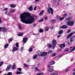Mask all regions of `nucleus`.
<instances>
[{"instance_id":"obj_1","label":"nucleus","mask_w":75,"mask_h":75,"mask_svg":"<svg viewBox=\"0 0 75 75\" xmlns=\"http://www.w3.org/2000/svg\"><path fill=\"white\" fill-rule=\"evenodd\" d=\"M21 21L25 24H31L33 23L35 19L34 17L30 16V14L25 12L20 15Z\"/></svg>"},{"instance_id":"obj_2","label":"nucleus","mask_w":75,"mask_h":75,"mask_svg":"<svg viewBox=\"0 0 75 75\" xmlns=\"http://www.w3.org/2000/svg\"><path fill=\"white\" fill-rule=\"evenodd\" d=\"M47 54V52H44L42 53H40L38 54V56H41V57H44V56H45Z\"/></svg>"},{"instance_id":"obj_3","label":"nucleus","mask_w":75,"mask_h":75,"mask_svg":"<svg viewBox=\"0 0 75 75\" xmlns=\"http://www.w3.org/2000/svg\"><path fill=\"white\" fill-rule=\"evenodd\" d=\"M47 11L49 13H51V14H52V15H53V14H54V11L52 8H48L47 9Z\"/></svg>"},{"instance_id":"obj_4","label":"nucleus","mask_w":75,"mask_h":75,"mask_svg":"<svg viewBox=\"0 0 75 75\" xmlns=\"http://www.w3.org/2000/svg\"><path fill=\"white\" fill-rule=\"evenodd\" d=\"M67 23L69 25H70V26H72V25H74V22L72 21H69L67 22Z\"/></svg>"},{"instance_id":"obj_5","label":"nucleus","mask_w":75,"mask_h":75,"mask_svg":"<svg viewBox=\"0 0 75 75\" xmlns=\"http://www.w3.org/2000/svg\"><path fill=\"white\" fill-rule=\"evenodd\" d=\"M53 43V49H54L55 48V46L56 44H57V41L55 39H54L52 40Z\"/></svg>"},{"instance_id":"obj_6","label":"nucleus","mask_w":75,"mask_h":75,"mask_svg":"<svg viewBox=\"0 0 75 75\" xmlns=\"http://www.w3.org/2000/svg\"><path fill=\"white\" fill-rule=\"evenodd\" d=\"M4 30V32H7V28L4 27H0V32H1V30Z\"/></svg>"},{"instance_id":"obj_7","label":"nucleus","mask_w":75,"mask_h":75,"mask_svg":"<svg viewBox=\"0 0 75 75\" xmlns=\"http://www.w3.org/2000/svg\"><path fill=\"white\" fill-rule=\"evenodd\" d=\"M4 30V32H7V28L4 27H0V32H1V30Z\"/></svg>"},{"instance_id":"obj_8","label":"nucleus","mask_w":75,"mask_h":75,"mask_svg":"<svg viewBox=\"0 0 75 75\" xmlns=\"http://www.w3.org/2000/svg\"><path fill=\"white\" fill-rule=\"evenodd\" d=\"M23 41L24 43H25L27 41V38L26 37H24L23 39Z\"/></svg>"},{"instance_id":"obj_9","label":"nucleus","mask_w":75,"mask_h":75,"mask_svg":"<svg viewBox=\"0 0 75 75\" xmlns=\"http://www.w3.org/2000/svg\"><path fill=\"white\" fill-rule=\"evenodd\" d=\"M59 47L61 49L64 48L65 47V45L64 44H62L60 45Z\"/></svg>"},{"instance_id":"obj_10","label":"nucleus","mask_w":75,"mask_h":75,"mask_svg":"<svg viewBox=\"0 0 75 75\" xmlns=\"http://www.w3.org/2000/svg\"><path fill=\"white\" fill-rule=\"evenodd\" d=\"M75 32H73L72 33H70L67 37V38L68 39L69 38H70L71 37V36L73 35V34H74Z\"/></svg>"},{"instance_id":"obj_11","label":"nucleus","mask_w":75,"mask_h":75,"mask_svg":"<svg viewBox=\"0 0 75 75\" xmlns=\"http://www.w3.org/2000/svg\"><path fill=\"white\" fill-rule=\"evenodd\" d=\"M18 48L14 47L13 48V52H15V51H17V50H18Z\"/></svg>"},{"instance_id":"obj_12","label":"nucleus","mask_w":75,"mask_h":75,"mask_svg":"<svg viewBox=\"0 0 75 75\" xmlns=\"http://www.w3.org/2000/svg\"><path fill=\"white\" fill-rule=\"evenodd\" d=\"M16 11V9H11L10 11V12L11 13H14Z\"/></svg>"},{"instance_id":"obj_13","label":"nucleus","mask_w":75,"mask_h":75,"mask_svg":"<svg viewBox=\"0 0 75 75\" xmlns=\"http://www.w3.org/2000/svg\"><path fill=\"white\" fill-rule=\"evenodd\" d=\"M57 19H60V20L61 21H62V20H64V17H63L62 18H60V16H58L57 17Z\"/></svg>"},{"instance_id":"obj_14","label":"nucleus","mask_w":75,"mask_h":75,"mask_svg":"<svg viewBox=\"0 0 75 75\" xmlns=\"http://www.w3.org/2000/svg\"><path fill=\"white\" fill-rule=\"evenodd\" d=\"M12 67V66L11 65H9L6 68V71H8V70L10 69V68H11Z\"/></svg>"},{"instance_id":"obj_15","label":"nucleus","mask_w":75,"mask_h":75,"mask_svg":"<svg viewBox=\"0 0 75 75\" xmlns=\"http://www.w3.org/2000/svg\"><path fill=\"white\" fill-rule=\"evenodd\" d=\"M68 28V27L66 25H64L63 26H61V28H63V29L64 28L66 29V28Z\"/></svg>"},{"instance_id":"obj_16","label":"nucleus","mask_w":75,"mask_h":75,"mask_svg":"<svg viewBox=\"0 0 75 75\" xmlns=\"http://www.w3.org/2000/svg\"><path fill=\"white\" fill-rule=\"evenodd\" d=\"M7 10H8V8H5L4 9V11H6V12L5 13V14H7V13H8V12H7Z\"/></svg>"},{"instance_id":"obj_17","label":"nucleus","mask_w":75,"mask_h":75,"mask_svg":"<svg viewBox=\"0 0 75 75\" xmlns=\"http://www.w3.org/2000/svg\"><path fill=\"white\" fill-rule=\"evenodd\" d=\"M10 6L12 8H15V7H16V5L14 4H12L10 5Z\"/></svg>"},{"instance_id":"obj_18","label":"nucleus","mask_w":75,"mask_h":75,"mask_svg":"<svg viewBox=\"0 0 75 75\" xmlns=\"http://www.w3.org/2000/svg\"><path fill=\"white\" fill-rule=\"evenodd\" d=\"M44 10H42L40 12V14H39L40 16H42V13H44Z\"/></svg>"},{"instance_id":"obj_19","label":"nucleus","mask_w":75,"mask_h":75,"mask_svg":"<svg viewBox=\"0 0 75 75\" xmlns=\"http://www.w3.org/2000/svg\"><path fill=\"white\" fill-rule=\"evenodd\" d=\"M33 47L29 48L28 50V51H29V52H32V51H33Z\"/></svg>"},{"instance_id":"obj_20","label":"nucleus","mask_w":75,"mask_h":75,"mask_svg":"<svg viewBox=\"0 0 75 75\" xmlns=\"http://www.w3.org/2000/svg\"><path fill=\"white\" fill-rule=\"evenodd\" d=\"M18 28L20 30H21L22 29L21 26V25L20 24L18 25Z\"/></svg>"},{"instance_id":"obj_21","label":"nucleus","mask_w":75,"mask_h":75,"mask_svg":"<svg viewBox=\"0 0 75 75\" xmlns=\"http://www.w3.org/2000/svg\"><path fill=\"white\" fill-rule=\"evenodd\" d=\"M48 47H49L50 48H51L52 47V45L50 44H48L47 45Z\"/></svg>"},{"instance_id":"obj_22","label":"nucleus","mask_w":75,"mask_h":75,"mask_svg":"<svg viewBox=\"0 0 75 75\" xmlns=\"http://www.w3.org/2000/svg\"><path fill=\"white\" fill-rule=\"evenodd\" d=\"M18 36H22V35H23V34L22 33H19L18 34Z\"/></svg>"},{"instance_id":"obj_23","label":"nucleus","mask_w":75,"mask_h":75,"mask_svg":"<svg viewBox=\"0 0 75 75\" xmlns=\"http://www.w3.org/2000/svg\"><path fill=\"white\" fill-rule=\"evenodd\" d=\"M28 9L30 11H33V7L31 6H30L28 8Z\"/></svg>"},{"instance_id":"obj_24","label":"nucleus","mask_w":75,"mask_h":75,"mask_svg":"<svg viewBox=\"0 0 75 75\" xmlns=\"http://www.w3.org/2000/svg\"><path fill=\"white\" fill-rule=\"evenodd\" d=\"M50 75H58V73H52L50 74Z\"/></svg>"},{"instance_id":"obj_25","label":"nucleus","mask_w":75,"mask_h":75,"mask_svg":"<svg viewBox=\"0 0 75 75\" xmlns=\"http://www.w3.org/2000/svg\"><path fill=\"white\" fill-rule=\"evenodd\" d=\"M49 29V27H47L45 28V31H47Z\"/></svg>"},{"instance_id":"obj_26","label":"nucleus","mask_w":75,"mask_h":75,"mask_svg":"<svg viewBox=\"0 0 75 75\" xmlns=\"http://www.w3.org/2000/svg\"><path fill=\"white\" fill-rule=\"evenodd\" d=\"M16 67V64H14L12 67V68L13 69H15V67Z\"/></svg>"},{"instance_id":"obj_27","label":"nucleus","mask_w":75,"mask_h":75,"mask_svg":"<svg viewBox=\"0 0 75 75\" xmlns=\"http://www.w3.org/2000/svg\"><path fill=\"white\" fill-rule=\"evenodd\" d=\"M43 31H44V30L42 28H40L39 30L40 33H42V32H43Z\"/></svg>"},{"instance_id":"obj_28","label":"nucleus","mask_w":75,"mask_h":75,"mask_svg":"<svg viewBox=\"0 0 75 75\" xmlns=\"http://www.w3.org/2000/svg\"><path fill=\"white\" fill-rule=\"evenodd\" d=\"M69 51V49L67 48L64 50V52H68Z\"/></svg>"},{"instance_id":"obj_29","label":"nucleus","mask_w":75,"mask_h":75,"mask_svg":"<svg viewBox=\"0 0 75 75\" xmlns=\"http://www.w3.org/2000/svg\"><path fill=\"white\" fill-rule=\"evenodd\" d=\"M67 15H68L67 14V13H65L63 15V17L65 18V17H67Z\"/></svg>"},{"instance_id":"obj_30","label":"nucleus","mask_w":75,"mask_h":75,"mask_svg":"<svg viewBox=\"0 0 75 75\" xmlns=\"http://www.w3.org/2000/svg\"><path fill=\"white\" fill-rule=\"evenodd\" d=\"M74 41V39H73V38H71L70 40V42H73V41Z\"/></svg>"},{"instance_id":"obj_31","label":"nucleus","mask_w":75,"mask_h":75,"mask_svg":"<svg viewBox=\"0 0 75 75\" xmlns=\"http://www.w3.org/2000/svg\"><path fill=\"white\" fill-rule=\"evenodd\" d=\"M37 58V55H35L34 56H33V59H36Z\"/></svg>"},{"instance_id":"obj_32","label":"nucleus","mask_w":75,"mask_h":75,"mask_svg":"<svg viewBox=\"0 0 75 75\" xmlns=\"http://www.w3.org/2000/svg\"><path fill=\"white\" fill-rule=\"evenodd\" d=\"M54 71V69H49V71L50 72H52Z\"/></svg>"},{"instance_id":"obj_33","label":"nucleus","mask_w":75,"mask_h":75,"mask_svg":"<svg viewBox=\"0 0 75 75\" xmlns=\"http://www.w3.org/2000/svg\"><path fill=\"white\" fill-rule=\"evenodd\" d=\"M17 74H22L23 73L22 72H17L16 73Z\"/></svg>"},{"instance_id":"obj_34","label":"nucleus","mask_w":75,"mask_h":75,"mask_svg":"<svg viewBox=\"0 0 75 75\" xmlns=\"http://www.w3.org/2000/svg\"><path fill=\"white\" fill-rule=\"evenodd\" d=\"M7 75H12V73L9 72L7 73Z\"/></svg>"},{"instance_id":"obj_35","label":"nucleus","mask_w":75,"mask_h":75,"mask_svg":"<svg viewBox=\"0 0 75 75\" xmlns=\"http://www.w3.org/2000/svg\"><path fill=\"white\" fill-rule=\"evenodd\" d=\"M4 62H3V61L1 62H0V67H1V66L3 64Z\"/></svg>"},{"instance_id":"obj_36","label":"nucleus","mask_w":75,"mask_h":75,"mask_svg":"<svg viewBox=\"0 0 75 75\" xmlns=\"http://www.w3.org/2000/svg\"><path fill=\"white\" fill-rule=\"evenodd\" d=\"M8 44H6L5 46V48H7V47H8Z\"/></svg>"},{"instance_id":"obj_37","label":"nucleus","mask_w":75,"mask_h":75,"mask_svg":"<svg viewBox=\"0 0 75 75\" xmlns=\"http://www.w3.org/2000/svg\"><path fill=\"white\" fill-rule=\"evenodd\" d=\"M63 32V31H62L61 30L59 32V34H61Z\"/></svg>"},{"instance_id":"obj_38","label":"nucleus","mask_w":75,"mask_h":75,"mask_svg":"<svg viewBox=\"0 0 75 75\" xmlns=\"http://www.w3.org/2000/svg\"><path fill=\"white\" fill-rule=\"evenodd\" d=\"M70 18H67L65 19L66 21H69V20H70Z\"/></svg>"},{"instance_id":"obj_39","label":"nucleus","mask_w":75,"mask_h":75,"mask_svg":"<svg viewBox=\"0 0 75 75\" xmlns=\"http://www.w3.org/2000/svg\"><path fill=\"white\" fill-rule=\"evenodd\" d=\"M16 46L17 48H18V43H16Z\"/></svg>"},{"instance_id":"obj_40","label":"nucleus","mask_w":75,"mask_h":75,"mask_svg":"<svg viewBox=\"0 0 75 75\" xmlns=\"http://www.w3.org/2000/svg\"><path fill=\"white\" fill-rule=\"evenodd\" d=\"M54 64V62L53 61H52L50 62V64L51 65H53Z\"/></svg>"},{"instance_id":"obj_41","label":"nucleus","mask_w":75,"mask_h":75,"mask_svg":"<svg viewBox=\"0 0 75 75\" xmlns=\"http://www.w3.org/2000/svg\"><path fill=\"white\" fill-rule=\"evenodd\" d=\"M44 21V19H42L40 20H39L38 21V22H42V21Z\"/></svg>"},{"instance_id":"obj_42","label":"nucleus","mask_w":75,"mask_h":75,"mask_svg":"<svg viewBox=\"0 0 75 75\" xmlns=\"http://www.w3.org/2000/svg\"><path fill=\"white\" fill-rule=\"evenodd\" d=\"M52 52V50H49L48 52L49 54H51Z\"/></svg>"},{"instance_id":"obj_43","label":"nucleus","mask_w":75,"mask_h":75,"mask_svg":"<svg viewBox=\"0 0 75 75\" xmlns=\"http://www.w3.org/2000/svg\"><path fill=\"white\" fill-rule=\"evenodd\" d=\"M24 67H28V65H27V64H24Z\"/></svg>"},{"instance_id":"obj_44","label":"nucleus","mask_w":75,"mask_h":75,"mask_svg":"<svg viewBox=\"0 0 75 75\" xmlns=\"http://www.w3.org/2000/svg\"><path fill=\"white\" fill-rule=\"evenodd\" d=\"M60 3V1H58L57 3V5L58 6H59V5Z\"/></svg>"},{"instance_id":"obj_45","label":"nucleus","mask_w":75,"mask_h":75,"mask_svg":"<svg viewBox=\"0 0 75 75\" xmlns=\"http://www.w3.org/2000/svg\"><path fill=\"white\" fill-rule=\"evenodd\" d=\"M13 38H10V39H9V42H11L12 41H13Z\"/></svg>"},{"instance_id":"obj_46","label":"nucleus","mask_w":75,"mask_h":75,"mask_svg":"<svg viewBox=\"0 0 75 75\" xmlns=\"http://www.w3.org/2000/svg\"><path fill=\"white\" fill-rule=\"evenodd\" d=\"M18 71H21L22 69H21V68H19L18 69Z\"/></svg>"},{"instance_id":"obj_47","label":"nucleus","mask_w":75,"mask_h":75,"mask_svg":"<svg viewBox=\"0 0 75 75\" xmlns=\"http://www.w3.org/2000/svg\"><path fill=\"white\" fill-rule=\"evenodd\" d=\"M51 21L53 22V23H55V19H53L51 20Z\"/></svg>"},{"instance_id":"obj_48","label":"nucleus","mask_w":75,"mask_h":75,"mask_svg":"<svg viewBox=\"0 0 75 75\" xmlns=\"http://www.w3.org/2000/svg\"><path fill=\"white\" fill-rule=\"evenodd\" d=\"M55 55H56V54L55 53L53 54H52V57H55Z\"/></svg>"},{"instance_id":"obj_49","label":"nucleus","mask_w":75,"mask_h":75,"mask_svg":"<svg viewBox=\"0 0 75 75\" xmlns=\"http://www.w3.org/2000/svg\"><path fill=\"white\" fill-rule=\"evenodd\" d=\"M53 1L54 3H57V0H53Z\"/></svg>"},{"instance_id":"obj_50","label":"nucleus","mask_w":75,"mask_h":75,"mask_svg":"<svg viewBox=\"0 0 75 75\" xmlns=\"http://www.w3.org/2000/svg\"><path fill=\"white\" fill-rule=\"evenodd\" d=\"M41 75V73H38L37 74V75Z\"/></svg>"},{"instance_id":"obj_51","label":"nucleus","mask_w":75,"mask_h":75,"mask_svg":"<svg viewBox=\"0 0 75 75\" xmlns=\"http://www.w3.org/2000/svg\"><path fill=\"white\" fill-rule=\"evenodd\" d=\"M35 70H36V71H38V68L37 67H36L35 68Z\"/></svg>"},{"instance_id":"obj_52","label":"nucleus","mask_w":75,"mask_h":75,"mask_svg":"<svg viewBox=\"0 0 75 75\" xmlns=\"http://www.w3.org/2000/svg\"><path fill=\"white\" fill-rule=\"evenodd\" d=\"M36 8H37V6H35V7L34 8V10H36Z\"/></svg>"},{"instance_id":"obj_53","label":"nucleus","mask_w":75,"mask_h":75,"mask_svg":"<svg viewBox=\"0 0 75 75\" xmlns=\"http://www.w3.org/2000/svg\"><path fill=\"white\" fill-rule=\"evenodd\" d=\"M23 49H24V48L23 47H22L21 49V51H22L23 50Z\"/></svg>"},{"instance_id":"obj_54","label":"nucleus","mask_w":75,"mask_h":75,"mask_svg":"<svg viewBox=\"0 0 75 75\" xmlns=\"http://www.w3.org/2000/svg\"><path fill=\"white\" fill-rule=\"evenodd\" d=\"M45 20H47V19H48V17H45Z\"/></svg>"},{"instance_id":"obj_55","label":"nucleus","mask_w":75,"mask_h":75,"mask_svg":"<svg viewBox=\"0 0 75 75\" xmlns=\"http://www.w3.org/2000/svg\"><path fill=\"white\" fill-rule=\"evenodd\" d=\"M68 69H66V70L65 71L66 72H68Z\"/></svg>"},{"instance_id":"obj_56","label":"nucleus","mask_w":75,"mask_h":75,"mask_svg":"<svg viewBox=\"0 0 75 75\" xmlns=\"http://www.w3.org/2000/svg\"><path fill=\"white\" fill-rule=\"evenodd\" d=\"M30 59H28L27 60V62H30Z\"/></svg>"},{"instance_id":"obj_57","label":"nucleus","mask_w":75,"mask_h":75,"mask_svg":"<svg viewBox=\"0 0 75 75\" xmlns=\"http://www.w3.org/2000/svg\"><path fill=\"white\" fill-rule=\"evenodd\" d=\"M69 32H70V30H67V33H69Z\"/></svg>"},{"instance_id":"obj_58","label":"nucleus","mask_w":75,"mask_h":75,"mask_svg":"<svg viewBox=\"0 0 75 75\" xmlns=\"http://www.w3.org/2000/svg\"><path fill=\"white\" fill-rule=\"evenodd\" d=\"M53 26L51 27H50V29H53Z\"/></svg>"},{"instance_id":"obj_59","label":"nucleus","mask_w":75,"mask_h":75,"mask_svg":"<svg viewBox=\"0 0 75 75\" xmlns=\"http://www.w3.org/2000/svg\"><path fill=\"white\" fill-rule=\"evenodd\" d=\"M38 1H39V0H35V1H36V2H38Z\"/></svg>"},{"instance_id":"obj_60","label":"nucleus","mask_w":75,"mask_h":75,"mask_svg":"<svg viewBox=\"0 0 75 75\" xmlns=\"http://www.w3.org/2000/svg\"><path fill=\"white\" fill-rule=\"evenodd\" d=\"M48 67L49 68H50L51 67V66H50V65H48Z\"/></svg>"},{"instance_id":"obj_61","label":"nucleus","mask_w":75,"mask_h":75,"mask_svg":"<svg viewBox=\"0 0 75 75\" xmlns=\"http://www.w3.org/2000/svg\"><path fill=\"white\" fill-rule=\"evenodd\" d=\"M57 37L58 38H59V37H60V35H58L57 36Z\"/></svg>"},{"instance_id":"obj_62","label":"nucleus","mask_w":75,"mask_h":75,"mask_svg":"<svg viewBox=\"0 0 75 75\" xmlns=\"http://www.w3.org/2000/svg\"><path fill=\"white\" fill-rule=\"evenodd\" d=\"M0 23H1V18H0Z\"/></svg>"},{"instance_id":"obj_63","label":"nucleus","mask_w":75,"mask_h":75,"mask_svg":"<svg viewBox=\"0 0 75 75\" xmlns=\"http://www.w3.org/2000/svg\"><path fill=\"white\" fill-rule=\"evenodd\" d=\"M33 25H36V23H35L33 24Z\"/></svg>"},{"instance_id":"obj_64","label":"nucleus","mask_w":75,"mask_h":75,"mask_svg":"<svg viewBox=\"0 0 75 75\" xmlns=\"http://www.w3.org/2000/svg\"><path fill=\"white\" fill-rule=\"evenodd\" d=\"M74 75H75V72H74L73 74Z\"/></svg>"}]
</instances>
